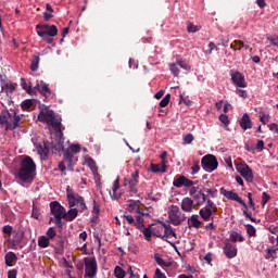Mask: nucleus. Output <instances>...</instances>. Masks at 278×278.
Masks as SVG:
<instances>
[{
	"label": "nucleus",
	"mask_w": 278,
	"mask_h": 278,
	"mask_svg": "<svg viewBox=\"0 0 278 278\" xmlns=\"http://www.w3.org/2000/svg\"><path fill=\"white\" fill-rule=\"evenodd\" d=\"M201 28L199 26H195L194 24H192L191 22L188 23L187 25V31L189 34H197V31H199Z\"/></svg>",
	"instance_id": "39"
},
{
	"label": "nucleus",
	"mask_w": 278,
	"mask_h": 278,
	"mask_svg": "<svg viewBox=\"0 0 278 278\" xmlns=\"http://www.w3.org/2000/svg\"><path fill=\"white\" fill-rule=\"evenodd\" d=\"M188 225L189 227H194L195 229H199L203 225V222L199 220L198 215H192L190 218H188Z\"/></svg>",
	"instance_id": "23"
},
{
	"label": "nucleus",
	"mask_w": 278,
	"mask_h": 278,
	"mask_svg": "<svg viewBox=\"0 0 278 278\" xmlns=\"http://www.w3.org/2000/svg\"><path fill=\"white\" fill-rule=\"evenodd\" d=\"M79 211L74 207H70L68 212L65 211V217L64 219L67 220V223H73L76 216H78Z\"/></svg>",
	"instance_id": "21"
},
{
	"label": "nucleus",
	"mask_w": 278,
	"mask_h": 278,
	"mask_svg": "<svg viewBox=\"0 0 278 278\" xmlns=\"http://www.w3.org/2000/svg\"><path fill=\"white\" fill-rule=\"evenodd\" d=\"M264 151V140H258L255 148L248 149V151Z\"/></svg>",
	"instance_id": "44"
},
{
	"label": "nucleus",
	"mask_w": 278,
	"mask_h": 278,
	"mask_svg": "<svg viewBox=\"0 0 278 278\" xmlns=\"http://www.w3.org/2000/svg\"><path fill=\"white\" fill-rule=\"evenodd\" d=\"M155 277L156 278H166V275L162 274V270L160 268L155 269Z\"/></svg>",
	"instance_id": "64"
},
{
	"label": "nucleus",
	"mask_w": 278,
	"mask_h": 278,
	"mask_svg": "<svg viewBox=\"0 0 278 278\" xmlns=\"http://www.w3.org/2000/svg\"><path fill=\"white\" fill-rule=\"evenodd\" d=\"M151 170L152 173H162V166L160 167L157 164H151Z\"/></svg>",
	"instance_id": "56"
},
{
	"label": "nucleus",
	"mask_w": 278,
	"mask_h": 278,
	"mask_svg": "<svg viewBox=\"0 0 278 278\" xmlns=\"http://www.w3.org/2000/svg\"><path fill=\"white\" fill-rule=\"evenodd\" d=\"M168 156V152L164 151L161 154V166H162V173H166V157Z\"/></svg>",
	"instance_id": "36"
},
{
	"label": "nucleus",
	"mask_w": 278,
	"mask_h": 278,
	"mask_svg": "<svg viewBox=\"0 0 278 278\" xmlns=\"http://www.w3.org/2000/svg\"><path fill=\"white\" fill-rule=\"evenodd\" d=\"M38 64H40V54H35L30 64V71L36 73L38 71Z\"/></svg>",
	"instance_id": "29"
},
{
	"label": "nucleus",
	"mask_w": 278,
	"mask_h": 278,
	"mask_svg": "<svg viewBox=\"0 0 278 278\" xmlns=\"http://www.w3.org/2000/svg\"><path fill=\"white\" fill-rule=\"evenodd\" d=\"M21 115L16 114V111L10 113V111H2L0 113V125L5 126V131H14V129L21 128Z\"/></svg>",
	"instance_id": "3"
},
{
	"label": "nucleus",
	"mask_w": 278,
	"mask_h": 278,
	"mask_svg": "<svg viewBox=\"0 0 278 278\" xmlns=\"http://www.w3.org/2000/svg\"><path fill=\"white\" fill-rule=\"evenodd\" d=\"M17 271L16 269H11L8 271V278H16Z\"/></svg>",
	"instance_id": "63"
},
{
	"label": "nucleus",
	"mask_w": 278,
	"mask_h": 278,
	"mask_svg": "<svg viewBox=\"0 0 278 278\" xmlns=\"http://www.w3.org/2000/svg\"><path fill=\"white\" fill-rule=\"evenodd\" d=\"M114 276L116 278H125V271L121 268V266H116L114 269Z\"/></svg>",
	"instance_id": "42"
},
{
	"label": "nucleus",
	"mask_w": 278,
	"mask_h": 278,
	"mask_svg": "<svg viewBox=\"0 0 278 278\" xmlns=\"http://www.w3.org/2000/svg\"><path fill=\"white\" fill-rule=\"evenodd\" d=\"M237 94L241 97V99H247L249 94L247 93V90L243 89H237Z\"/></svg>",
	"instance_id": "54"
},
{
	"label": "nucleus",
	"mask_w": 278,
	"mask_h": 278,
	"mask_svg": "<svg viewBox=\"0 0 278 278\" xmlns=\"http://www.w3.org/2000/svg\"><path fill=\"white\" fill-rule=\"evenodd\" d=\"M168 218L172 224L175 226H178L186 220V216L181 215V211H179V206L173 205L170 210L168 211Z\"/></svg>",
	"instance_id": "8"
},
{
	"label": "nucleus",
	"mask_w": 278,
	"mask_h": 278,
	"mask_svg": "<svg viewBox=\"0 0 278 278\" xmlns=\"http://www.w3.org/2000/svg\"><path fill=\"white\" fill-rule=\"evenodd\" d=\"M219 192H220V194H223V197L228 199V201H236L237 203L242 205V207H247V202H244V200H242V198H240V195L238 193L233 192L232 190L227 191V189H225V187H222L219 189Z\"/></svg>",
	"instance_id": "12"
},
{
	"label": "nucleus",
	"mask_w": 278,
	"mask_h": 278,
	"mask_svg": "<svg viewBox=\"0 0 278 278\" xmlns=\"http://www.w3.org/2000/svg\"><path fill=\"white\" fill-rule=\"evenodd\" d=\"M63 217L54 218V225L59 227V229H62L64 227V224L62 223Z\"/></svg>",
	"instance_id": "57"
},
{
	"label": "nucleus",
	"mask_w": 278,
	"mask_h": 278,
	"mask_svg": "<svg viewBox=\"0 0 278 278\" xmlns=\"http://www.w3.org/2000/svg\"><path fill=\"white\" fill-rule=\"evenodd\" d=\"M231 81L237 88H247V79L240 72H235L231 74Z\"/></svg>",
	"instance_id": "17"
},
{
	"label": "nucleus",
	"mask_w": 278,
	"mask_h": 278,
	"mask_svg": "<svg viewBox=\"0 0 278 278\" xmlns=\"http://www.w3.org/2000/svg\"><path fill=\"white\" fill-rule=\"evenodd\" d=\"M219 121L225 126L229 125V117L227 115H225V114H220L219 115Z\"/></svg>",
	"instance_id": "50"
},
{
	"label": "nucleus",
	"mask_w": 278,
	"mask_h": 278,
	"mask_svg": "<svg viewBox=\"0 0 278 278\" xmlns=\"http://www.w3.org/2000/svg\"><path fill=\"white\" fill-rule=\"evenodd\" d=\"M31 105H34V102L31 100H24L21 104L24 112H27V110L31 109Z\"/></svg>",
	"instance_id": "41"
},
{
	"label": "nucleus",
	"mask_w": 278,
	"mask_h": 278,
	"mask_svg": "<svg viewBox=\"0 0 278 278\" xmlns=\"http://www.w3.org/2000/svg\"><path fill=\"white\" fill-rule=\"evenodd\" d=\"M136 216L137 215L132 216V215L124 214L123 218H125L128 225H132V227H136V225H138V220H136Z\"/></svg>",
	"instance_id": "31"
},
{
	"label": "nucleus",
	"mask_w": 278,
	"mask_h": 278,
	"mask_svg": "<svg viewBox=\"0 0 278 278\" xmlns=\"http://www.w3.org/2000/svg\"><path fill=\"white\" fill-rule=\"evenodd\" d=\"M35 90H38V92H40V94L45 97L43 101H46L47 94H51V89L49 88V85H47L45 81H41V84H37Z\"/></svg>",
	"instance_id": "19"
},
{
	"label": "nucleus",
	"mask_w": 278,
	"mask_h": 278,
	"mask_svg": "<svg viewBox=\"0 0 278 278\" xmlns=\"http://www.w3.org/2000/svg\"><path fill=\"white\" fill-rule=\"evenodd\" d=\"M230 242H244L247 239L242 236V231H230Z\"/></svg>",
	"instance_id": "20"
},
{
	"label": "nucleus",
	"mask_w": 278,
	"mask_h": 278,
	"mask_svg": "<svg viewBox=\"0 0 278 278\" xmlns=\"http://www.w3.org/2000/svg\"><path fill=\"white\" fill-rule=\"evenodd\" d=\"M93 214H99L101 212L99 204H97V201L93 200Z\"/></svg>",
	"instance_id": "62"
},
{
	"label": "nucleus",
	"mask_w": 278,
	"mask_h": 278,
	"mask_svg": "<svg viewBox=\"0 0 278 278\" xmlns=\"http://www.w3.org/2000/svg\"><path fill=\"white\" fill-rule=\"evenodd\" d=\"M22 88L26 90V92H31V87L27 86V81H25L24 78H22Z\"/></svg>",
	"instance_id": "58"
},
{
	"label": "nucleus",
	"mask_w": 278,
	"mask_h": 278,
	"mask_svg": "<svg viewBox=\"0 0 278 278\" xmlns=\"http://www.w3.org/2000/svg\"><path fill=\"white\" fill-rule=\"evenodd\" d=\"M199 214L202 219L207 222L212 218V214H214V211H212L211 208H207V207H203L199 211Z\"/></svg>",
	"instance_id": "25"
},
{
	"label": "nucleus",
	"mask_w": 278,
	"mask_h": 278,
	"mask_svg": "<svg viewBox=\"0 0 278 278\" xmlns=\"http://www.w3.org/2000/svg\"><path fill=\"white\" fill-rule=\"evenodd\" d=\"M66 197L70 207H75L76 205H79L80 210H88L84 197L74 192L73 189H71V187H67L66 189Z\"/></svg>",
	"instance_id": "4"
},
{
	"label": "nucleus",
	"mask_w": 278,
	"mask_h": 278,
	"mask_svg": "<svg viewBox=\"0 0 278 278\" xmlns=\"http://www.w3.org/2000/svg\"><path fill=\"white\" fill-rule=\"evenodd\" d=\"M170 103V93H167L160 102V108H166Z\"/></svg>",
	"instance_id": "40"
},
{
	"label": "nucleus",
	"mask_w": 278,
	"mask_h": 278,
	"mask_svg": "<svg viewBox=\"0 0 278 278\" xmlns=\"http://www.w3.org/2000/svg\"><path fill=\"white\" fill-rule=\"evenodd\" d=\"M223 253L227 260H233L238 255V248L230 241L224 242Z\"/></svg>",
	"instance_id": "16"
},
{
	"label": "nucleus",
	"mask_w": 278,
	"mask_h": 278,
	"mask_svg": "<svg viewBox=\"0 0 278 278\" xmlns=\"http://www.w3.org/2000/svg\"><path fill=\"white\" fill-rule=\"evenodd\" d=\"M201 165L206 173H214L218 168V160L213 154H207L202 157Z\"/></svg>",
	"instance_id": "6"
},
{
	"label": "nucleus",
	"mask_w": 278,
	"mask_h": 278,
	"mask_svg": "<svg viewBox=\"0 0 278 278\" xmlns=\"http://www.w3.org/2000/svg\"><path fill=\"white\" fill-rule=\"evenodd\" d=\"M193 140H194V136L192 134H187L184 137L185 144H192Z\"/></svg>",
	"instance_id": "45"
},
{
	"label": "nucleus",
	"mask_w": 278,
	"mask_h": 278,
	"mask_svg": "<svg viewBox=\"0 0 278 278\" xmlns=\"http://www.w3.org/2000/svg\"><path fill=\"white\" fill-rule=\"evenodd\" d=\"M154 260H155L156 264H159V266H161L162 268L170 267V263L164 261V258H162V256L160 254H154Z\"/></svg>",
	"instance_id": "27"
},
{
	"label": "nucleus",
	"mask_w": 278,
	"mask_h": 278,
	"mask_svg": "<svg viewBox=\"0 0 278 278\" xmlns=\"http://www.w3.org/2000/svg\"><path fill=\"white\" fill-rule=\"evenodd\" d=\"M46 236L48 237L49 240H53V238H55V236H58V232L55 231V229L53 227H50L47 230Z\"/></svg>",
	"instance_id": "43"
},
{
	"label": "nucleus",
	"mask_w": 278,
	"mask_h": 278,
	"mask_svg": "<svg viewBox=\"0 0 278 278\" xmlns=\"http://www.w3.org/2000/svg\"><path fill=\"white\" fill-rule=\"evenodd\" d=\"M49 244H50L49 238H47L46 236H41L38 239V247H40L41 249H47Z\"/></svg>",
	"instance_id": "32"
},
{
	"label": "nucleus",
	"mask_w": 278,
	"mask_h": 278,
	"mask_svg": "<svg viewBox=\"0 0 278 278\" xmlns=\"http://www.w3.org/2000/svg\"><path fill=\"white\" fill-rule=\"evenodd\" d=\"M31 217L36 218V220H38V218H40V211L38 208H36V206H33Z\"/></svg>",
	"instance_id": "53"
},
{
	"label": "nucleus",
	"mask_w": 278,
	"mask_h": 278,
	"mask_svg": "<svg viewBox=\"0 0 278 278\" xmlns=\"http://www.w3.org/2000/svg\"><path fill=\"white\" fill-rule=\"evenodd\" d=\"M51 18H53V13L49 12V11H46L43 13V20L45 21H51Z\"/></svg>",
	"instance_id": "59"
},
{
	"label": "nucleus",
	"mask_w": 278,
	"mask_h": 278,
	"mask_svg": "<svg viewBox=\"0 0 278 278\" xmlns=\"http://www.w3.org/2000/svg\"><path fill=\"white\" fill-rule=\"evenodd\" d=\"M37 152L42 157H47V155H49V148L47 147V143H43V146L42 144H38L37 146Z\"/></svg>",
	"instance_id": "28"
},
{
	"label": "nucleus",
	"mask_w": 278,
	"mask_h": 278,
	"mask_svg": "<svg viewBox=\"0 0 278 278\" xmlns=\"http://www.w3.org/2000/svg\"><path fill=\"white\" fill-rule=\"evenodd\" d=\"M163 228L165 229V233L162 238V240H164V238H166V236H172L173 238H177V233L175 232V230H173V227L166 223H161Z\"/></svg>",
	"instance_id": "24"
},
{
	"label": "nucleus",
	"mask_w": 278,
	"mask_h": 278,
	"mask_svg": "<svg viewBox=\"0 0 278 278\" xmlns=\"http://www.w3.org/2000/svg\"><path fill=\"white\" fill-rule=\"evenodd\" d=\"M247 233L250 236V238H255L257 230H255V227L251 224L245 225Z\"/></svg>",
	"instance_id": "34"
},
{
	"label": "nucleus",
	"mask_w": 278,
	"mask_h": 278,
	"mask_svg": "<svg viewBox=\"0 0 278 278\" xmlns=\"http://www.w3.org/2000/svg\"><path fill=\"white\" fill-rule=\"evenodd\" d=\"M169 71L174 77H179V65L177 63L169 64Z\"/></svg>",
	"instance_id": "37"
},
{
	"label": "nucleus",
	"mask_w": 278,
	"mask_h": 278,
	"mask_svg": "<svg viewBox=\"0 0 278 278\" xmlns=\"http://www.w3.org/2000/svg\"><path fill=\"white\" fill-rule=\"evenodd\" d=\"M205 203H206V206H204V207H207V210H212L214 212V214H216V212H218V207L216 206L214 201L208 199L205 201Z\"/></svg>",
	"instance_id": "38"
},
{
	"label": "nucleus",
	"mask_w": 278,
	"mask_h": 278,
	"mask_svg": "<svg viewBox=\"0 0 278 278\" xmlns=\"http://www.w3.org/2000/svg\"><path fill=\"white\" fill-rule=\"evenodd\" d=\"M239 125L244 131L253 128V123L251 122V117L248 115V113L243 114V116L240 118Z\"/></svg>",
	"instance_id": "18"
},
{
	"label": "nucleus",
	"mask_w": 278,
	"mask_h": 278,
	"mask_svg": "<svg viewBox=\"0 0 278 278\" xmlns=\"http://www.w3.org/2000/svg\"><path fill=\"white\" fill-rule=\"evenodd\" d=\"M269 130L278 134V125L276 123L269 124Z\"/></svg>",
	"instance_id": "61"
},
{
	"label": "nucleus",
	"mask_w": 278,
	"mask_h": 278,
	"mask_svg": "<svg viewBox=\"0 0 278 278\" xmlns=\"http://www.w3.org/2000/svg\"><path fill=\"white\" fill-rule=\"evenodd\" d=\"M36 31L38 36H49L55 38V36H58V26L49 24H37Z\"/></svg>",
	"instance_id": "7"
},
{
	"label": "nucleus",
	"mask_w": 278,
	"mask_h": 278,
	"mask_svg": "<svg viewBox=\"0 0 278 278\" xmlns=\"http://www.w3.org/2000/svg\"><path fill=\"white\" fill-rule=\"evenodd\" d=\"M237 172L248 181L249 184H253V170L247 163H238L236 165Z\"/></svg>",
	"instance_id": "9"
},
{
	"label": "nucleus",
	"mask_w": 278,
	"mask_h": 278,
	"mask_svg": "<svg viewBox=\"0 0 278 278\" xmlns=\"http://www.w3.org/2000/svg\"><path fill=\"white\" fill-rule=\"evenodd\" d=\"M97 276V260H85V278H94Z\"/></svg>",
	"instance_id": "10"
},
{
	"label": "nucleus",
	"mask_w": 278,
	"mask_h": 278,
	"mask_svg": "<svg viewBox=\"0 0 278 278\" xmlns=\"http://www.w3.org/2000/svg\"><path fill=\"white\" fill-rule=\"evenodd\" d=\"M244 47V41L240 40H235L231 45L230 48L233 49V51H240Z\"/></svg>",
	"instance_id": "33"
},
{
	"label": "nucleus",
	"mask_w": 278,
	"mask_h": 278,
	"mask_svg": "<svg viewBox=\"0 0 278 278\" xmlns=\"http://www.w3.org/2000/svg\"><path fill=\"white\" fill-rule=\"evenodd\" d=\"M266 260H277V250L276 249H267V254L265 255Z\"/></svg>",
	"instance_id": "35"
},
{
	"label": "nucleus",
	"mask_w": 278,
	"mask_h": 278,
	"mask_svg": "<svg viewBox=\"0 0 278 278\" xmlns=\"http://www.w3.org/2000/svg\"><path fill=\"white\" fill-rule=\"evenodd\" d=\"M37 119L39 123H45L49 127H53L54 131L60 134V136H64L62 132V121L55 116V112H53V110H50L49 108L42 109L39 112Z\"/></svg>",
	"instance_id": "2"
},
{
	"label": "nucleus",
	"mask_w": 278,
	"mask_h": 278,
	"mask_svg": "<svg viewBox=\"0 0 278 278\" xmlns=\"http://www.w3.org/2000/svg\"><path fill=\"white\" fill-rule=\"evenodd\" d=\"M39 38L42 39L43 42H47V45H53V37L43 35V36H39Z\"/></svg>",
	"instance_id": "48"
},
{
	"label": "nucleus",
	"mask_w": 278,
	"mask_h": 278,
	"mask_svg": "<svg viewBox=\"0 0 278 278\" xmlns=\"http://www.w3.org/2000/svg\"><path fill=\"white\" fill-rule=\"evenodd\" d=\"M17 177L23 184H31L36 177V163L31 156H25L17 172Z\"/></svg>",
	"instance_id": "1"
},
{
	"label": "nucleus",
	"mask_w": 278,
	"mask_h": 278,
	"mask_svg": "<svg viewBox=\"0 0 278 278\" xmlns=\"http://www.w3.org/2000/svg\"><path fill=\"white\" fill-rule=\"evenodd\" d=\"M267 40L270 42V45L273 47H277V49H278V37L277 36L267 37Z\"/></svg>",
	"instance_id": "47"
},
{
	"label": "nucleus",
	"mask_w": 278,
	"mask_h": 278,
	"mask_svg": "<svg viewBox=\"0 0 278 278\" xmlns=\"http://www.w3.org/2000/svg\"><path fill=\"white\" fill-rule=\"evenodd\" d=\"M268 201H270V195L266 192H263L262 195V205L264 207V205H266V203H268Z\"/></svg>",
	"instance_id": "51"
},
{
	"label": "nucleus",
	"mask_w": 278,
	"mask_h": 278,
	"mask_svg": "<svg viewBox=\"0 0 278 278\" xmlns=\"http://www.w3.org/2000/svg\"><path fill=\"white\" fill-rule=\"evenodd\" d=\"M110 197L112 201H118V199H121V195L114 191H110Z\"/></svg>",
	"instance_id": "60"
},
{
	"label": "nucleus",
	"mask_w": 278,
	"mask_h": 278,
	"mask_svg": "<svg viewBox=\"0 0 278 278\" xmlns=\"http://www.w3.org/2000/svg\"><path fill=\"white\" fill-rule=\"evenodd\" d=\"M12 229H13L12 226L5 225L2 228V232L5 233L7 236H11L12 235Z\"/></svg>",
	"instance_id": "52"
},
{
	"label": "nucleus",
	"mask_w": 278,
	"mask_h": 278,
	"mask_svg": "<svg viewBox=\"0 0 278 278\" xmlns=\"http://www.w3.org/2000/svg\"><path fill=\"white\" fill-rule=\"evenodd\" d=\"M206 194H210L212 199H216L218 197V190L217 189H205Z\"/></svg>",
	"instance_id": "46"
},
{
	"label": "nucleus",
	"mask_w": 278,
	"mask_h": 278,
	"mask_svg": "<svg viewBox=\"0 0 278 278\" xmlns=\"http://www.w3.org/2000/svg\"><path fill=\"white\" fill-rule=\"evenodd\" d=\"M176 64L179 68H184V71H188L190 66H188V63L186 61H177Z\"/></svg>",
	"instance_id": "49"
},
{
	"label": "nucleus",
	"mask_w": 278,
	"mask_h": 278,
	"mask_svg": "<svg viewBox=\"0 0 278 278\" xmlns=\"http://www.w3.org/2000/svg\"><path fill=\"white\" fill-rule=\"evenodd\" d=\"M194 186V181L188 179V177L184 175H176L173 180L174 188H192Z\"/></svg>",
	"instance_id": "13"
},
{
	"label": "nucleus",
	"mask_w": 278,
	"mask_h": 278,
	"mask_svg": "<svg viewBox=\"0 0 278 278\" xmlns=\"http://www.w3.org/2000/svg\"><path fill=\"white\" fill-rule=\"evenodd\" d=\"M81 151V146L79 144H71L67 150L64 152V157L68 162L70 170H73V153H79Z\"/></svg>",
	"instance_id": "14"
},
{
	"label": "nucleus",
	"mask_w": 278,
	"mask_h": 278,
	"mask_svg": "<svg viewBox=\"0 0 278 278\" xmlns=\"http://www.w3.org/2000/svg\"><path fill=\"white\" fill-rule=\"evenodd\" d=\"M50 212L54 218H65L66 208L60 202L53 201L50 203Z\"/></svg>",
	"instance_id": "15"
},
{
	"label": "nucleus",
	"mask_w": 278,
	"mask_h": 278,
	"mask_svg": "<svg viewBox=\"0 0 278 278\" xmlns=\"http://www.w3.org/2000/svg\"><path fill=\"white\" fill-rule=\"evenodd\" d=\"M137 224H136V229H139L146 238L148 242H151V237L153 236V232H151V228H146L144 227V217L137 215L135 216Z\"/></svg>",
	"instance_id": "11"
},
{
	"label": "nucleus",
	"mask_w": 278,
	"mask_h": 278,
	"mask_svg": "<svg viewBox=\"0 0 278 278\" xmlns=\"http://www.w3.org/2000/svg\"><path fill=\"white\" fill-rule=\"evenodd\" d=\"M191 174L197 175L201 170V166H199V162H197L192 167H191Z\"/></svg>",
	"instance_id": "55"
},
{
	"label": "nucleus",
	"mask_w": 278,
	"mask_h": 278,
	"mask_svg": "<svg viewBox=\"0 0 278 278\" xmlns=\"http://www.w3.org/2000/svg\"><path fill=\"white\" fill-rule=\"evenodd\" d=\"M243 216L251 220V223H260V219L257 220L256 218L253 217V214L250 212L249 213V205L245 204V207L243 210Z\"/></svg>",
	"instance_id": "30"
},
{
	"label": "nucleus",
	"mask_w": 278,
	"mask_h": 278,
	"mask_svg": "<svg viewBox=\"0 0 278 278\" xmlns=\"http://www.w3.org/2000/svg\"><path fill=\"white\" fill-rule=\"evenodd\" d=\"M192 205H194V201L190 198H185L181 201V210L184 212H192Z\"/></svg>",
	"instance_id": "22"
},
{
	"label": "nucleus",
	"mask_w": 278,
	"mask_h": 278,
	"mask_svg": "<svg viewBox=\"0 0 278 278\" xmlns=\"http://www.w3.org/2000/svg\"><path fill=\"white\" fill-rule=\"evenodd\" d=\"M138 184H140V170L138 169L132 172L130 176L124 178V186H128V192L132 194L138 193Z\"/></svg>",
	"instance_id": "5"
},
{
	"label": "nucleus",
	"mask_w": 278,
	"mask_h": 278,
	"mask_svg": "<svg viewBox=\"0 0 278 278\" xmlns=\"http://www.w3.org/2000/svg\"><path fill=\"white\" fill-rule=\"evenodd\" d=\"M18 257L14 252H8L4 256L7 266H12L13 262H16Z\"/></svg>",
	"instance_id": "26"
}]
</instances>
